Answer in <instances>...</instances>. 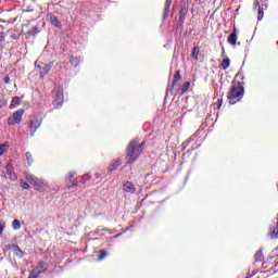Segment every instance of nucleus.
Returning a JSON list of instances; mask_svg holds the SVG:
<instances>
[{"mask_svg":"<svg viewBox=\"0 0 278 278\" xmlns=\"http://www.w3.org/2000/svg\"><path fill=\"white\" fill-rule=\"evenodd\" d=\"M26 161L28 166H31V164H34V156L30 154V152H26Z\"/></svg>","mask_w":278,"mask_h":278,"instance_id":"28","label":"nucleus"},{"mask_svg":"<svg viewBox=\"0 0 278 278\" xmlns=\"http://www.w3.org/2000/svg\"><path fill=\"white\" fill-rule=\"evenodd\" d=\"M121 164H123V162L121 161V159H116L113 160L109 166V170L111 173H114V170H117V168L121 166Z\"/></svg>","mask_w":278,"mask_h":278,"instance_id":"14","label":"nucleus"},{"mask_svg":"<svg viewBox=\"0 0 278 278\" xmlns=\"http://www.w3.org/2000/svg\"><path fill=\"white\" fill-rule=\"evenodd\" d=\"M254 8H258L257 21H262L264 18V10L262 9V7H260V2L255 1L254 2Z\"/></svg>","mask_w":278,"mask_h":278,"instance_id":"18","label":"nucleus"},{"mask_svg":"<svg viewBox=\"0 0 278 278\" xmlns=\"http://www.w3.org/2000/svg\"><path fill=\"white\" fill-rule=\"evenodd\" d=\"M12 227H13V229H15V230L21 229V220L14 219L13 223H12Z\"/></svg>","mask_w":278,"mask_h":278,"instance_id":"30","label":"nucleus"},{"mask_svg":"<svg viewBox=\"0 0 278 278\" xmlns=\"http://www.w3.org/2000/svg\"><path fill=\"white\" fill-rule=\"evenodd\" d=\"M39 268H40V270L37 271L38 275H41V273H46L47 271V263H45V261H40Z\"/></svg>","mask_w":278,"mask_h":278,"instance_id":"26","label":"nucleus"},{"mask_svg":"<svg viewBox=\"0 0 278 278\" xmlns=\"http://www.w3.org/2000/svg\"><path fill=\"white\" fill-rule=\"evenodd\" d=\"M190 90V81H186L184 86L180 88V94H186Z\"/></svg>","mask_w":278,"mask_h":278,"instance_id":"24","label":"nucleus"},{"mask_svg":"<svg viewBox=\"0 0 278 278\" xmlns=\"http://www.w3.org/2000/svg\"><path fill=\"white\" fill-rule=\"evenodd\" d=\"M182 144L185 146L184 149H186V147H188L189 142L185 141Z\"/></svg>","mask_w":278,"mask_h":278,"instance_id":"43","label":"nucleus"},{"mask_svg":"<svg viewBox=\"0 0 278 278\" xmlns=\"http://www.w3.org/2000/svg\"><path fill=\"white\" fill-rule=\"evenodd\" d=\"M190 12H191V14H194V9H191Z\"/></svg>","mask_w":278,"mask_h":278,"instance_id":"45","label":"nucleus"},{"mask_svg":"<svg viewBox=\"0 0 278 278\" xmlns=\"http://www.w3.org/2000/svg\"><path fill=\"white\" fill-rule=\"evenodd\" d=\"M5 36H8V33H5V31H1L0 33V42H4L5 41Z\"/></svg>","mask_w":278,"mask_h":278,"instance_id":"33","label":"nucleus"},{"mask_svg":"<svg viewBox=\"0 0 278 278\" xmlns=\"http://www.w3.org/2000/svg\"><path fill=\"white\" fill-rule=\"evenodd\" d=\"M227 42L232 45V47H236L238 42V28H233V31L227 38Z\"/></svg>","mask_w":278,"mask_h":278,"instance_id":"11","label":"nucleus"},{"mask_svg":"<svg viewBox=\"0 0 278 278\" xmlns=\"http://www.w3.org/2000/svg\"><path fill=\"white\" fill-rule=\"evenodd\" d=\"M93 177H96V180L92 181L93 186H97V184H101V176H99V174H94Z\"/></svg>","mask_w":278,"mask_h":278,"instance_id":"32","label":"nucleus"},{"mask_svg":"<svg viewBox=\"0 0 278 278\" xmlns=\"http://www.w3.org/2000/svg\"><path fill=\"white\" fill-rule=\"evenodd\" d=\"M217 103V108L220 109L223 106V99H218Z\"/></svg>","mask_w":278,"mask_h":278,"instance_id":"39","label":"nucleus"},{"mask_svg":"<svg viewBox=\"0 0 278 278\" xmlns=\"http://www.w3.org/2000/svg\"><path fill=\"white\" fill-rule=\"evenodd\" d=\"M90 179H92V177L90 175H88V174H85L83 176V184H85V181H90Z\"/></svg>","mask_w":278,"mask_h":278,"instance_id":"35","label":"nucleus"},{"mask_svg":"<svg viewBox=\"0 0 278 278\" xmlns=\"http://www.w3.org/2000/svg\"><path fill=\"white\" fill-rule=\"evenodd\" d=\"M256 262H262V260H264V253H262V251H257L254 255Z\"/></svg>","mask_w":278,"mask_h":278,"instance_id":"29","label":"nucleus"},{"mask_svg":"<svg viewBox=\"0 0 278 278\" xmlns=\"http://www.w3.org/2000/svg\"><path fill=\"white\" fill-rule=\"evenodd\" d=\"M170 5H173V0H165L164 14H168V12H170Z\"/></svg>","mask_w":278,"mask_h":278,"instance_id":"23","label":"nucleus"},{"mask_svg":"<svg viewBox=\"0 0 278 278\" xmlns=\"http://www.w3.org/2000/svg\"><path fill=\"white\" fill-rule=\"evenodd\" d=\"M108 257V251L105 250H100L99 255H98V262H101Z\"/></svg>","mask_w":278,"mask_h":278,"instance_id":"27","label":"nucleus"},{"mask_svg":"<svg viewBox=\"0 0 278 278\" xmlns=\"http://www.w3.org/2000/svg\"><path fill=\"white\" fill-rule=\"evenodd\" d=\"M3 81H4V84H10V81H11L10 76H5L3 78Z\"/></svg>","mask_w":278,"mask_h":278,"instance_id":"38","label":"nucleus"},{"mask_svg":"<svg viewBox=\"0 0 278 278\" xmlns=\"http://www.w3.org/2000/svg\"><path fill=\"white\" fill-rule=\"evenodd\" d=\"M140 140L134 139L128 143L126 149V164H134L136 160L140 157V147H138Z\"/></svg>","mask_w":278,"mask_h":278,"instance_id":"3","label":"nucleus"},{"mask_svg":"<svg viewBox=\"0 0 278 278\" xmlns=\"http://www.w3.org/2000/svg\"><path fill=\"white\" fill-rule=\"evenodd\" d=\"M269 236H270L271 240H277V238H278V228L269 229Z\"/></svg>","mask_w":278,"mask_h":278,"instance_id":"25","label":"nucleus"},{"mask_svg":"<svg viewBox=\"0 0 278 278\" xmlns=\"http://www.w3.org/2000/svg\"><path fill=\"white\" fill-rule=\"evenodd\" d=\"M23 114H25V110L20 109L15 111L7 121L8 125H21V121H23Z\"/></svg>","mask_w":278,"mask_h":278,"instance_id":"8","label":"nucleus"},{"mask_svg":"<svg viewBox=\"0 0 278 278\" xmlns=\"http://www.w3.org/2000/svg\"><path fill=\"white\" fill-rule=\"evenodd\" d=\"M199 53H201V48L193 47L191 58H193L194 60H199Z\"/></svg>","mask_w":278,"mask_h":278,"instance_id":"22","label":"nucleus"},{"mask_svg":"<svg viewBox=\"0 0 278 278\" xmlns=\"http://www.w3.org/2000/svg\"><path fill=\"white\" fill-rule=\"evenodd\" d=\"M124 192H127L128 194H136V186L131 181H126L123 185Z\"/></svg>","mask_w":278,"mask_h":278,"instance_id":"12","label":"nucleus"},{"mask_svg":"<svg viewBox=\"0 0 278 278\" xmlns=\"http://www.w3.org/2000/svg\"><path fill=\"white\" fill-rule=\"evenodd\" d=\"M23 99H21V97H15L12 99L11 101V110L16 108V105H21Z\"/></svg>","mask_w":278,"mask_h":278,"instance_id":"21","label":"nucleus"},{"mask_svg":"<svg viewBox=\"0 0 278 278\" xmlns=\"http://www.w3.org/2000/svg\"><path fill=\"white\" fill-rule=\"evenodd\" d=\"M5 229V226L3 224H0V236L3 233V230Z\"/></svg>","mask_w":278,"mask_h":278,"instance_id":"40","label":"nucleus"},{"mask_svg":"<svg viewBox=\"0 0 278 278\" xmlns=\"http://www.w3.org/2000/svg\"><path fill=\"white\" fill-rule=\"evenodd\" d=\"M70 63L72 64V66H74V68H77V66H79V64H81V59H79L77 56H72L70 59Z\"/></svg>","mask_w":278,"mask_h":278,"instance_id":"20","label":"nucleus"},{"mask_svg":"<svg viewBox=\"0 0 278 278\" xmlns=\"http://www.w3.org/2000/svg\"><path fill=\"white\" fill-rule=\"evenodd\" d=\"M42 127V119L38 115H34L30 118V123L28 124V129L30 131V136L34 137L36 136V131Z\"/></svg>","mask_w":278,"mask_h":278,"instance_id":"5","label":"nucleus"},{"mask_svg":"<svg viewBox=\"0 0 278 278\" xmlns=\"http://www.w3.org/2000/svg\"><path fill=\"white\" fill-rule=\"evenodd\" d=\"M27 181H29V184H31V186H34L35 188L38 189H42V188H49V185L45 184V181H42V179L36 177L33 174L27 173L25 175Z\"/></svg>","mask_w":278,"mask_h":278,"instance_id":"7","label":"nucleus"},{"mask_svg":"<svg viewBox=\"0 0 278 278\" xmlns=\"http://www.w3.org/2000/svg\"><path fill=\"white\" fill-rule=\"evenodd\" d=\"M225 55H226V54H225V48L223 47V48H222V58H225Z\"/></svg>","mask_w":278,"mask_h":278,"instance_id":"42","label":"nucleus"},{"mask_svg":"<svg viewBox=\"0 0 278 278\" xmlns=\"http://www.w3.org/2000/svg\"><path fill=\"white\" fill-rule=\"evenodd\" d=\"M275 264H276V265H275L276 268H278V267H277V265H278V258L275 261Z\"/></svg>","mask_w":278,"mask_h":278,"instance_id":"44","label":"nucleus"},{"mask_svg":"<svg viewBox=\"0 0 278 278\" xmlns=\"http://www.w3.org/2000/svg\"><path fill=\"white\" fill-rule=\"evenodd\" d=\"M11 38L12 40H18V37L16 36V34L11 35Z\"/></svg>","mask_w":278,"mask_h":278,"instance_id":"41","label":"nucleus"},{"mask_svg":"<svg viewBox=\"0 0 278 278\" xmlns=\"http://www.w3.org/2000/svg\"><path fill=\"white\" fill-rule=\"evenodd\" d=\"M75 175H77V173H71L67 176V181L68 184H72L71 186H68V190H71V188H77V181H75Z\"/></svg>","mask_w":278,"mask_h":278,"instance_id":"15","label":"nucleus"},{"mask_svg":"<svg viewBox=\"0 0 278 278\" xmlns=\"http://www.w3.org/2000/svg\"><path fill=\"white\" fill-rule=\"evenodd\" d=\"M52 105L54 110H60L64 105V91L61 88L55 90Z\"/></svg>","mask_w":278,"mask_h":278,"instance_id":"6","label":"nucleus"},{"mask_svg":"<svg viewBox=\"0 0 278 278\" xmlns=\"http://www.w3.org/2000/svg\"><path fill=\"white\" fill-rule=\"evenodd\" d=\"M229 66H231V60L229 58L224 59L220 63V67L223 68V71H227Z\"/></svg>","mask_w":278,"mask_h":278,"instance_id":"19","label":"nucleus"},{"mask_svg":"<svg viewBox=\"0 0 278 278\" xmlns=\"http://www.w3.org/2000/svg\"><path fill=\"white\" fill-rule=\"evenodd\" d=\"M8 151V143L0 144V156Z\"/></svg>","mask_w":278,"mask_h":278,"instance_id":"31","label":"nucleus"},{"mask_svg":"<svg viewBox=\"0 0 278 278\" xmlns=\"http://www.w3.org/2000/svg\"><path fill=\"white\" fill-rule=\"evenodd\" d=\"M21 188H22L23 190H29V184H27V182H25V181H22V182H21Z\"/></svg>","mask_w":278,"mask_h":278,"instance_id":"34","label":"nucleus"},{"mask_svg":"<svg viewBox=\"0 0 278 278\" xmlns=\"http://www.w3.org/2000/svg\"><path fill=\"white\" fill-rule=\"evenodd\" d=\"M38 277H40V274H38V271H37V274H30L28 276V278H38Z\"/></svg>","mask_w":278,"mask_h":278,"instance_id":"36","label":"nucleus"},{"mask_svg":"<svg viewBox=\"0 0 278 278\" xmlns=\"http://www.w3.org/2000/svg\"><path fill=\"white\" fill-rule=\"evenodd\" d=\"M137 147H140V153H142V149H144V141H142L140 144L137 143Z\"/></svg>","mask_w":278,"mask_h":278,"instance_id":"37","label":"nucleus"},{"mask_svg":"<svg viewBox=\"0 0 278 278\" xmlns=\"http://www.w3.org/2000/svg\"><path fill=\"white\" fill-rule=\"evenodd\" d=\"M179 81H181V70L176 71L174 74V79H173L172 86L168 89L170 94H173V90H175V87L179 84Z\"/></svg>","mask_w":278,"mask_h":278,"instance_id":"9","label":"nucleus"},{"mask_svg":"<svg viewBox=\"0 0 278 278\" xmlns=\"http://www.w3.org/2000/svg\"><path fill=\"white\" fill-rule=\"evenodd\" d=\"M242 97H244V86L240 81L232 80V87L227 96L230 105H236L242 100Z\"/></svg>","mask_w":278,"mask_h":278,"instance_id":"2","label":"nucleus"},{"mask_svg":"<svg viewBox=\"0 0 278 278\" xmlns=\"http://www.w3.org/2000/svg\"><path fill=\"white\" fill-rule=\"evenodd\" d=\"M31 11H22L21 15H20V21H22L23 23H25V21H28L27 24L22 26V31H25V36L27 39L31 38L33 36H36V34H38V24L36 23V21L34 18H31Z\"/></svg>","mask_w":278,"mask_h":278,"instance_id":"1","label":"nucleus"},{"mask_svg":"<svg viewBox=\"0 0 278 278\" xmlns=\"http://www.w3.org/2000/svg\"><path fill=\"white\" fill-rule=\"evenodd\" d=\"M190 10V0H181L180 10H179V25H184L186 23V16H188V11Z\"/></svg>","mask_w":278,"mask_h":278,"instance_id":"4","label":"nucleus"},{"mask_svg":"<svg viewBox=\"0 0 278 278\" xmlns=\"http://www.w3.org/2000/svg\"><path fill=\"white\" fill-rule=\"evenodd\" d=\"M50 23L54 25V27H58L59 29L62 28V23H60V20H58V16L53 14L50 15Z\"/></svg>","mask_w":278,"mask_h":278,"instance_id":"17","label":"nucleus"},{"mask_svg":"<svg viewBox=\"0 0 278 278\" xmlns=\"http://www.w3.org/2000/svg\"><path fill=\"white\" fill-rule=\"evenodd\" d=\"M8 249H11L12 251H14L15 255H17V257H23V252L21 251V247H18L17 244H9Z\"/></svg>","mask_w":278,"mask_h":278,"instance_id":"16","label":"nucleus"},{"mask_svg":"<svg viewBox=\"0 0 278 278\" xmlns=\"http://www.w3.org/2000/svg\"><path fill=\"white\" fill-rule=\"evenodd\" d=\"M7 175L11 181H16L18 179V176L16 175V172H14V166L12 163L7 164Z\"/></svg>","mask_w":278,"mask_h":278,"instance_id":"10","label":"nucleus"},{"mask_svg":"<svg viewBox=\"0 0 278 278\" xmlns=\"http://www.w3.org/2000/svg\"><path fill=\"white\" fill-rule=\"evenodd\" d=\"M239 77H240V74H237V75H236V79H238Z\"/></svg>","mask_w":278,"mask_h":278,"instance_id":"46","label":"nucleus"},{"mask_svg":"<svg viewBox=\"0 0 278 278\" xmlns=\"http://www.w3.org/2000/svg\"><path fill=\"white\" fill-rule=\"evenodd\" d=\"M35 66H37V68H39V76L41 78H43L46 75L49 74V71H51V65H38V63H35Z\"/></svg>","mask_w":278,"mask_h":278,"instance_id":"13","label":"nucleus"}]
</instances>
